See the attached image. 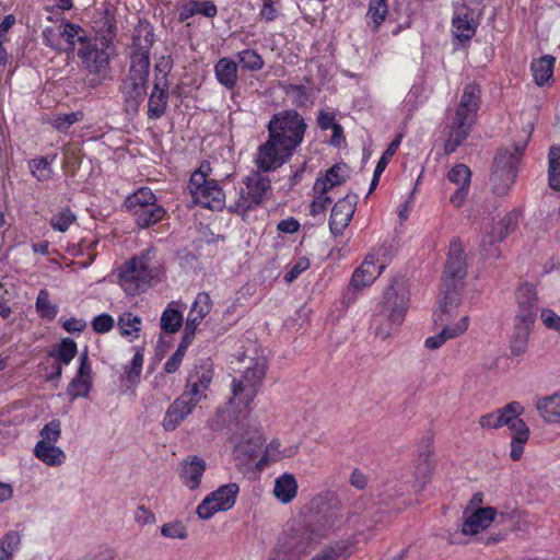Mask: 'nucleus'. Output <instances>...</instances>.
Wrapping results in <instances>:
<instances>
[{"label": "nucleus", "instance_id": "f257e3e1", "mask_svg": "<svg viewBox=\"0 0 560 560\" xmlns=\"http://www.w3.org/2000/svg\"><path fill=\"white\" fill-rule=\"evenodd\" d=\"M345 521V513L335 502L322 506L307 520L285 532L275 548L277 560H300L316 548Z\"/></svg>", "mask_w": 560, "mask_h": 560}, {"label": "nucleus", "instance_id": "f03ea898", "mask_svg": "<svg viewBox=\"0 0 560 560\" xmlns=\"http://www.w3.org/2000/svg\"><path fill=\"white\" fill-rule=\"evenodd\" d=\"M345 521V513L335 502L322 506L307 520L285 532L275 548L277 560H300L316 548Z\"/></svg>", "mask_w": 560, "mask_h": 560}, {"label": "nucleus", "instance_id": "7ed1b4c3", "mask_svg": "<svg viewBox=\"0 0 560 560\" xmlns=\"http://www.w3.org/2000/svg\"><path fill=\"white\" fill-rule=\"evenodd\" d=\"M306 125L295 110H287L272 117L268 124L269 137L257 149L254 162L260 172H272L292 156L302 142Z\"/></svg>", "mask_w": 560, "mask_h": 560}, {"label": "nucleus", "instance_id": "20e7f679", "mask_svg": "<svg viewBox=\"0 0 560 560\" xmlns=\"http://www.w3.org/2000/svg\"><path fill=\"white\" fill-rule=\"evenodd\" d=\"M153 28L140 22L132 36L130 66L120 86L128 113H137L147 96L150 72V50L153 46Z\"/></svg>", "mask_w": 560, "mask_h": 560}, {"label": "nucleus", "instance_id": "39448f33", "mask_svg": "<svg viewBox=\"0 0 560 560\" xmlns=\"http://www.w3.org/2000/svg\"><path fill=\"white\" fill-rule=\"evenodd\" d=\"M409 292L405 282L394 280L385 290L383 308L375 316V332L383 340L392 337L402 324L408 307Z\"/></svg>", "mask_w": 560, "mask_h": 560}, {"label": "nucleus", "instance_id": "423d86ee", "mask_svg": "<svg viewBox=\"0 0 560 560\" xmlns=\"http://www.w3.org/2000/svg\"><path fill=\"white\" fill-rule=\"evenodd\" d=\"M525 144H517L513 149H501L495 155L490 182L492 191L497 196L506 195L514 184Z\"/></svg>", "mask_w": 560, "mask_h": 560}, {"label": "nucleus", "instance_id": "0eeeda50", "mask_svg": "<svg viewBox=\"0 0 560 560\" xmlns=\"http://www.w3.org/2000/svg\"><path fill=\"white\" fill-rule=\"evenodd\" d=\"M156 275L148 255L133 257L119 270L118 280L122 290L129 295L145 291L155 281Z\"/></svg>", "mask_w": 560, "mask_h": 560}, {"label": "nucleus", "instance_id": "6e6552de", "mask_svg": "<svg viewBox=\"0 0 560 560\" xmlns=\"http://www.w3.org/2000/svg\"><path fill=\"white\" fill-rule=\"evenodd\" d=\"M244 184L245 188L241 190L240 198L231 206L233 212L242 215L260 206L271 191L269 177L261 175L259 172H253L248 175Z\"/></svg>", "mask_w": 560, "mask_h": 560}, {"label": "nucleus", "instance_id": "1a4fd4ad", "mask_svg": "<svg viewBox=\"0 0 560 560\" xmlns=\"http://www.w3.org/2000/svg\"><path fill=\"white\" fill-rule=\"evenodd\" d=\"M188 189L194 201L205 208L219 210L224 205V194L218 183L207 179L206 174L196 171L191 174Z\"/></svg>", "mask_w": 560, "mask_h": 560}, {"label": "nucleus", "instance_id": "9d476101", "mask_svg": "<svg viewBox=\"0 0 560 560\" xmlns=\"http://www.w3.org/2000/svg\"><path fill=\"white\" fill-rule=\"evenodd\" d=\"M240 491L237 483L231 482L219 487L209 493L197 506V514L201 520H209L215 513L232 509Z\"/></svg>", "mask_w": 560, "mask_h": 560}, {"label": "nucleus", "instance_id": "9b49d317", "mask_svg": "<svg viewBox=\"0 0 560 560\" xmlns=\"http://www.w3.org/2000/svg\"><path fill=\"white\" fill-rule=\"evenodd\" d=\"M480 103V89L478 85L470 83L464 88L463 95L455 108V115L452 119L453 125L457 128H466L471 130L477 119V113Z\"/></svg>", "mask_w": 560, "mask_h": 560}, {"label": "nucleus", "instance_id": "f8f14e48", "mask_svg": "<svg viewBox=\"0 0 560 560\" xmlns=\"http://www.w3.org/2000/svg\"><path fill=\"white\" fill-rule=\"evenodd\" d=\"M78 56L82 60L84 69L96 77L93 81L101 83L108 72L109 56L105 49L98 48L97 45L89 37L85 43L78 48Z\"/></svg>", "mask_w": 560, "mask_h": 560}, {"label": "nucleus", "instance_id": "ddd939ff", "mask_svg": "<svg viewBox=\"0 0 560 560\" xmlns=\"http://www.w3.org/2000/svg\"><path fill=\"white\" fill-rule=\"evenodd\" d=\"M243 363L244 371L238 378L246 381V388H243L242 392L245 393L247 397H256L266 376L268 368L267 359L264 355L255 358L245 357Z\"/></svg>", "mask_w": 560, "mask_h": 560}, {"label": "nucleus", "instance_id": "4468645a", "mask_svg": "<svg viewBox=\"0 0 560 560\" xmlns=\"http://www.w3.org/2000/svg\"><path fill=\"white\" fill-rule=\"evenodd\" d=\"M515 299L517 304L516 320L520 323L534 324L537 317V290L532 283L524 282L516 289Z\"/></svg>", "mask_w": 560, "mask_h": 560}, {"label": "nucleus", "instance_id": "2eb2a0df", "mask_svg": "<svg viewBox=\"0 0 560 560\" xmlns=\"http://www.w3.org/2000/svg\"><path fill=\"white\" fill-rule=\"evenodd\" d=\"M206 468V460L201 457L196 455L187 456L178 465V476L182 483L189 490L198 489Z\"/></svg>", "mask_w": 560, "mask_h": 560}, {"label": "nucleus", "instance_id": "dca6fc26", "mask_svg": "<svg viewBox=\"0 0 560 560\" xmlns=\"http://www.w3.org/2000/svg\"><path fill=\"white\" fill-rule=\"evenodd\" d=\"M466 276V260L464 249L458 241H453L450 245V252L445 270L443 275V283H457Z\"/></svg>", "mask_w": 560, "mask_h": 560}, {"label": "nucleus", "instance_id": "f3484780", "mask_svg": "<svg viewBox=\"0 0 560 560\" xmlns=\"http://www.w3.org/2000/svg\"><path fill=\"white\" fill-rule=\"evenodd\" d=\"M91 372V365L88 361V353L85 351L80 357V366L77 375L70 382L66 390L71 401L79 397H86L89 395L92 387Z\"/></svg>", "mask_w": 560, "mask_h": 560}, {"label": "nucleus", "instance_id": "a211bd4d", "mask_svg": "<svg viewBox=\"0 0 560 560\" xmlns=\"http://www.w3.org/2000/svg\"><path fill=\"white\" fill-rule=\"evenodd\" d=\"M194 401L188 399V394H182L167 408L162 427L165 431H174L194 410Z\"/></svg>", "mask_w": 560, "mask_h": 560}, {"label": "nucleus", "instance_id": "6ab92c4d", "mask_svg": "<svg viewBox=\"0 0 560 560\" xmlns=\"http://www.w3.org/2000/svg\"><path fill=\"white\" fill-rule=\"evenodd\" d=\"M355 196H346L338 200L332 207L329 228L334 235L342 233L351 221L354 213Z\"/></svg>", "mask_w": 560, "mask_h": 560}, {"label": "nucleus", "instance_id": "aec40b11", "mask_svg": "<svg viewBox=\"0 0 560 560\" xmlns=\"http://www.w3.org/2000/svg\"><path fill=\"white\" fill-rule=\"evenodd\" d=\"M465 522L462 526L464 535H477L488 528L497 516V510L492 506L479 508L470 513L464 512Z\"/></svg>", "mask_w": 560, "mask_h": 560}, {"label": "nucleus", "instance_id": "412c9836", "mask_svg": "<svg viewBox=\"0 0 560 560\" xmlns=\"http://www.w3.org/2000/svg\"><path fill=\"white\" fill-rule=\"evenodd\" d=\"M453 33L459 40L470 39L477 28V15L475 11L466 5L456 9L453 20Z\"/></svg>", "mask_w": 560, "mask_h": 560}, {"label": "nucleus", "instance_id": "4be33fe9", "mask_svg": "<svg viewBox=\"0 0 560 560\" xmlns=\"http://www.w3.org/2000/svg\"><path fill=\"white\" fill-rule=\"evenodd\" d=\"M232 442L236 457L243 460L255 458L262 446V438L257 431L236 433L232 436Z\"/></svg>", "mask_w": 560, "mask_h": 560}, {"label": "nucleus", "instance_id": "5701e85b", "mask_svg": "<svg viewBox=\"0 0 560 560\" xmlns=\"http://www.w3.org/2000/svg\"><path fill=\"white\" fill-rule=\"evenodd\" d=\"M447 178L451 183L458 186L455 192L451 196V203L459 208L463 206L470 185L471 172L470 168L465 164H456L447 173Z\"/></svg>", "mask_w": 560, "mask_h": 560}, {"label": "nucleus", "instance_id": "b1692460", "mask_svg": "<svg viewBox=\"0 0 560 560\" xmlns=\"http://www.w3.org/2000/svg\"><path fill=\"white\" fill-rule=\"evenodd\" d=\"M383 264L377 265V254L370 253L362 265L354 271L351 278V285L361 289L374 282L382 273Z\"/></svg>", "mask_w": 560, "mask_h": 560}, {"label": "nucleus", "instance_id": "393cba45", "mask_svg": "<svg viewBox=\"0 0 560 560\" xmlns=\"http://www.w3.org/2000/svg\"><path fill=\"white\" fill-rule=\"evenodd\" d=\"M523 411L524 407L520 402L512 401L492 413L482 416L479 420V424L483 429H499L506 425L511 417L520 416Z\"/></svg>", "mask_w": 560, "mask_h": 560}, {"label": "nucleus", "instance_id": "a878e982", "mask_svg": "<svg viewBox=\"0 0 560 560\" xmlns=\"http://www.w3.org/2000/svg\"><path fill=\"white\" fill-rule=\"evenodd\" d=\"M444 292L440 299L439 311L434 313V323L443 324L446 322V316H453L454 311L460 303L459 289L457 283H443Z\"/></svg>", "mask_w": 560, "mask_h": 560}, {"label": "nucleus", "instance_id": "bb28decb", "mask_svg": "<svg viewBox=\"0 0 560 560\" xmlns=\"http://www.w3.org/2000/svg\"><path fill=\"white\" fill-rule=\"evenodd\" d=\"M58 34L60 40L63 39L66 47L62 46L61 51H74V46L78 43L80 47L89 38L86 32L78 24H73L67 21L58 23Z\"/></svg>", "mask_w": 560, "mask_h": 560}, {"label": "nucleus", "instance_id": "cd10ccee", "mask_svg": "<svg viewBox=\"0 0 560 560\" xmlns=\"http://www.w3.org/2000/svg\"><path fill=\"white\" fill-rule=\"evenodd\" d=\"M167 100V86L166 84L162 86L160 80L156 78L148 104V116L150 119H159L165 113Z\"/></svg>", "mask_w": 560, "mask_h": 560}, {"label": "nucleus", "instance_id": "c85d7f7f", "mask_svg": "<svg viewBox=\"0 0 560 560\" xmlns=\"http://www.w3.org/2000/svg\"><path fill=\"white\" fill-rule=\"evenodd\" d=\"M354 549L355 546L352 540H339L322 549L311 560H347Z\"/></svg>", "mask_w": 560, "mask_h": 560}, {"label": "nucleus", "instance_id": "c756f323", "mask_svg": "<svg viewBox=\"0 0 560 560\" xmlns=\"http://www.w3.org/2000/svg\"><path fill=\"white\" fill-rule=\"evenodd\" d=\"M298 494V481L294 475L284 472L275 480L273 495L281 503L287 504Z\"/></svg>", "mask_w": 560, "mask_h": 560}, {"label": "nucleus", "instance_id": "7c9ffc66", "mask_svg": "<svg viewBox=\"0 0 560 560\" xmlns=\"http://www.w3.org/2000/svg\"><path fill=\"white\" fill-rule=\"evenodd\" d=\"M237 62L223 57L214 66V74L220 84L232 90L237 83Z\"/></svg>", "mask_w": 560, "mask_h": 560}, {"label": "nucleus", "instance_id": "2f4dec72", "mask_svg": "<svg viewBox=\"0 0 560 560\" xmlns=\"http://www.w3.org/2000/svg\"><path fill=\"white\" fill-rule=\"evenodd\" d=\"M348 177V167L346 164H335L314 184V191L327 192L332 187L342 184Z\"/></svg>", "mask_w": 560, "mask_h": 560}, {"label": "nucleus", "instance_id": "473e14b6", "mask_svg": "<svg viewBox=\"0 0 560 560\" xmlns=\"http://www.w3.org/2000/svg\"><path fill=\"white\" fill-rule=\"evenodd\" d=\"M34 455L48 466H60L66 460L65 452L55 444H45L37 442L34 448Z\"/></svg>", "mask_w": 560, "mask_h": 560}, {"label": "nucleus", "instance_id": "72a5a7b5", "mask_svg": "<svg viewBox=\"0 0 560 560\" xmlns=\"http://www.w3.org/2000/svg\"><path fill=\"white\" fill-rule=\"evenodd\" d=\"M165 213L164 208L158 203L135 209L132 212L138 226L142 229L156 224L164 218Z\"/></svg>", "mask_w": 560, "mask_h": 560}, {"label": "nucleus", "instance_id": "f704fd0d", "mask_svg": "<svg viewBox=\"0 0 560 560\" xmlns=\"http://www.w3.org/2000/svg\"><path fill=\"white\" fill-rule=\"evenodd\" d=\"M555 60V57L545 55L532 62L530 69L537 85H544L551 79Z\"/></svg>", "mask_w": 560, "mask_h": 560}, {"label": "nucleus", "instance_id": "c9c22d12", "mask_svg": "<svg viewBox=\"0 0 560 560\" xmlns=\"http://www.w3.org/2000/svg\"><path fill=\"white\" fill-rule=\"evenodd\" d=\"M217 7L211 1L198 2L191 0L180 8L179 21H185L195 14H202L207 18H213L217 15Z\"/></svg>", "mask_w": 560, "mask_h": 560}, {"label": "nucleus", "instance_id": "e433bc0d", "mask_svg": "<svg viewBox=\"0 0 560 560\" xmlns=\"http://www.w3.org/2000/svg\"><path fill=\"white\" fill-rule=\"evenodd\" d=\"M536 408L545 421H560V395H552L539 399L536 402Z\"/></svg>", "mask_w": 560, "mask_h": 560}, {"label": "nucleus", "instance_id": "4c0bfd02", "mask_svg": "<svg viewBox=\"0 0 560 560\" xmlns=\"http://www.w3.org/2000/svg\"><path fill=\"white\" fill-rule=\"evenodd\" d=\"M434 469V459L433 454L430 450H427L419 454L417 464H416V470H415V477L417 482L423 487L432 477Z\"/></svg>", "mask_w": 560, "mask_h": 560}, {"label": "nucleus", "instance_id": "58836bf2", "mask_svg": "<svg viewBox=\"0 0 560 560\" xmlns=\"http://www.w3.org/2000/svg\"><path fill=\"white\" fill-rule=\"evenodd\" d=\"M387 14L388 7L386 0H370L366 12L368 26L373 32H376L380 25L385 21Z\"/></svg>", "mask_w": 560, "mask_h": 560}, {"label": "nucleus", "instance_id": "ea45409f", "mask_svg": "<svg viewBox=\"0 0 560 560\" xmlns=\"http://www.w3.org/2000/svg\"><path fill=\"white\" fill-rule=\"evenodd\" d=\"M183 325L182 313L174 307V302L168 304L161 316V329L166 334H174Z\"/></svg>", "mask_w": 560, "mask_h": 560}, {"label": "nucleus", "instance_id": "a19ab883", "mask_svg": "<svg viewBox=\"0 0 560 560\" xmlns=\"http://www.w3.org/2000/svg\"><path fill=\"white\" fill-rule=\"evenodd\" d=\"M156 203L155 195L150 188L143 187L126 199V207L133 212L135 209Z\"/></svg>", "mask_w": 560, "mask_h": 560}, {"label": "nucleus", "instance_id": "79ce46f5", "mask_svg": "<svg viewBox=\"0 0 560 560\" xmlns=\"http://www.w3.org/2000/svg\"><path fill=\"white\" fill-rule=\"evenodd\" d=\"M534 324L520 323L515 325V332L512 339V353L520 355L525 351L527 340Z\"/></svg>", "mask_w": 560, "mask_h": 560}, {"label": "nucleus", "instance_id": "37998d69", "mask_svg": "<svg viewBox=\"0 0 560 560\" xmlns=\"http://www.w3.org/2000/svg\"><path fill=\"white\" fill-rule=\"evenodd\" d=\"M118 326L122 336L139 337L141 318L132 313H124L119 316Z\"/></svg>", "mask_w": 560, "mask_h": 560}, {"label": "nucleus", "instance_id": "c03bdc74", "mask_svg": "<svg viewBox=\"0 0 560 560\" xmlns=\"http://www.w3.org/2000/svg\"><path fill=\"white\" fill-rule=\"evenodd\" d=\"M446 322L443 324H439L442 326V329L440 334L443 336L445 341L456 338L464 334L466 329L468 328L469 324V317L463 316L457 323L451 324L450 320L453 318V316H446Z\"/></svg>", "mask_w": 560, "mask_h": 560}, {"label": "nucleus", "instance_id": "a18cd8bd", "mask_svg": "<svg viewBox=\"0 0 560 560\" xmlns=\"http://www.w3.org/2000/svg\"><path fill=\"white\" fill-rule=\"evenodd\" d=\"M237 60L244 70L259 71L264 68L262 57L254 49H245L237 54Z\"/></svg>", "mask_w": 560, "mask_h": 560}, {"label": "nucleus", "instance_id": "49530a36", "mask_svg": "<svg viewBox=\"0 0 560 560\" xmlns=\"http://www.w3.org/2000/svg\"><path fill=\"white\" fill-rule=\"evenodd\" d=\"M549 186L560 190V147H552L549 151Z\"/></svg>", "mask_w": 560, "mask_h": 560}, {"label": "nucleus", "instance_id": "de8ad7c7", "mask_svg": "<svg viewBox=\"0 0 560 560\" xmlns=\"http://www.w3.org/2000/svg\"><path fill=\"white\" fill-rule=\"evenodd\" d=\"M471 130L466 128H457L456 125L451 124L448 138L444 144L445 154L453 153L469 136Z\"/></svg>", "mask_w": 560, "mask_h": 560}, {"label": "nucleus", "instance_id": "09e8293b", "mask_svg": "<svg viewBox=\"0 0 560 560\" xmlns=\"http://www.w3.org/2000/svg\"><path fill=\"white\" fill-rule=\"evenodd\" d=\"M502 240L498 238V232L492 228L489 230L488 228H485L481 241H480V247L483 252V254L489 258H498L500 256V252L498 247L495 246L498 242H501Z\"/></svg>", "mask_w": 560, "mask_h": 560}, {"label": "nucleus", "instance_id": "8fccbe9b", "mask_svg": "<svg viewBox=\"0 0 560 560\" xmlns=\"http://www.w3.org/2000/svg\"><path fill=\"white\" fill-rule=\"evenodd\" d=\"M40 440L45 444H56L61 436V422L58 419H54L46 423L39 431Z\"/></svg>", "mask_w": 560, "mask_h": 560}, {"label": "nucleus", "instance_id": "3c124183", "mask_svg": "<svg viewBox=\"0 0 560 560\" xmlns=\"http://www.w3.org/2000/svg\"><path fill=\"white\" fill-rule=\"evenodd\" d=\"M49 164L47 158L34 159L30 162V170L37 180H47L52 175Z\"/></svg>", "mask_w": 560, "mask_h": 560}, {"label": "nucleus", "instance_id": "603ef678", "mask_svg": "<svg viewBox=\"0 0 560 560\" xmlns=\"http://www.w3.org/2000/svg\"><path fill=\"white\" fill-rule=\"evenodd\" d=\"M21 542V537L18 532L11 530L0 541V557H7L8 560H11V556L18 549Z\"/></svg>", "mask_w": 560, "mask_h": 560}, {"label": "nucleus", "instance_id": "864d4df0", "mask_svg": "<svg viewBox=\"0 0 560 560\" xmlns=\"http://www.w3.org/2000/svg\"><path fill=\"white\" fill-rule=\"evenodd\" d=\"M210 312V296L208 293H199L191 306L189 316H195L199 322Z\"/></svg>", "mask_w": 560, "mask_h": 560}, {"label": "nucleus", "instance_id": "5fc2aeb1", "mask_svg": "<svg viewBox=\"0 0 560 560\" xmlns=\"http://www.w3.org/2000/svg\"><path fill=\"white\" fill-rule=\"evenodd\" d=\"M77 343L69 338L62 339L59 345L57 363L69 364L77 354Z\"/></svg>", "mask_w": 560, "mask_h": 560}, {"label": "nucleus", "instance_id": "6e6d98bb", "mask_svg": "<svg viewBox=\"0 0 560 560\" xmlns=\"http://www.w3.org/2000/svg\"><path fill=\"white\" fill-rule=\"evenodd\" d=\"M36 308L40 316L50 319L54 318L57 314V306L51 304L49 301V294L46 290H40L36 300Z\"/></svg>", "mask_w": 560, "mask_h": 560}, {"label": "nucleus", "instance_id": "4d7b16f0", "mask_svg": "<svg viewBox=\"0 0 560 560\" xmlns=\"http://www.w3.org/2000/svg\"><path fill=\"white\" fill-rule=\"evenodd\" d=\"M74 221L75 215L69 209H62L50 219V224L54 230L66 232Z\"/></svg>", "mask_w": 560, "mask_h": 560}, {"label": "nucleus", "instance_id": "13d9d810", "mask_svg": "<svg viewBox=\"0 0 560 560\" xmlns=\"http://www.w3.org/2000/svg\"><path fill=\"white\" fill-rule=\"evenodd\" d=\"M517 224V214L516 213H508L498 223L493 226V229L498 232V238L504 240L516 226Z\"/></svg>", "mask_w": 560, "mask_h": 560}, {"label": "nucleus", "instance_id": "bf43d9fd", "mask_svg": "<svg viewBox=\"0 0 560 560\" xmlns=\"http://www.w3.org/2000/svg\"><path fill=\"white\" fill-rule=\"evenodd\" d=\"M506 425L513 432L512 439H517L521 442H527L529 438V429L527 424L522 419L518 418V416L511 417Z\"/></svg>", "mask_w": 560, "mask_h": 560}, {"label": "nucleus", "instance_id": "052dcab7", "mask_svg": "<svg viewBox=\"0 0 560 560\" xmlns=\"http://www.w3.org/2000/svg\"><path fill=\"white\" fill-rule=\"evenodd\" d=\"M161 534L171 539H185L188 535L184 524L178 521L164 524Z\"/></svg>", "mask_w": 560, "mask_h": 560}, {"label": "nucleus", "instance_id": "680f3d73", "mask_svg": "<svg viewBox=\"0 0 560 560\" xmlns=\"http://www.w3.org/2000/svg\"><path fill=\"white\" fill-rule=\"evenodd\" d=\"M243 388H246V381L234 377L231 384L232 400H237L238 404L248 406L253 402L255 397H247L246 394L242 392Z\"/></svg>", "mask_w": 560, "mask_h": 560}, {"label": "nucleus", "instance_id": "e2e57ef3", "mask_svg": "<svg viewBox=\"0 0 560 560\" xmlns=\"http://www.w3.org/2000/svg\"><path fill=\"white\" fill-rule=\"evenodd\" d=\"M82 113H68V114H60L54 119V127L59 131H67L70 126H72L74 122L82 119Z\"/></svg>", "mask_w": 560, "mask_h": 560}, {"label": "nucleus", "instance_id": "0e129e2a", "mask_svg": "<svg viewBox=\"0 0 560 560\" xmlns=\"http://www.w3.org/2000/svg\"><path fill=\"white\" fill-rule=\"evenodd\" d=\"M400 140H401V136H398L394 141H392V143L388 145L386 151L381 156V159L377 162V165L375 167L377 175H382V173L385 171L390 159L393 158V155L396 153L397 149L399 148Z\"/></svg>", "mask_w": 560, "mask_h": 560}, {"label": "nucleus", "instance_id": "69168bd1", "mask_svg": "<svg viewBox=\"0 0 560 560\" xmlns=\"http://www.w3.org/2000/svg\"><path fill=\"white\" fill-rule=\"evenodd\" d=\"M142 364H143V353L140 350H138L132 358V361H131V364H130L128 371L126 372L127 380L130 383L136 384L138 382V378L142 371Z\"/></svg>", "mask_w": 560, "mask_h": 560}, {"label": "nucleus", "instance_id": "338daca9", "mask_svg": "<svg viewBox=\"0 0 560 560\" xmlns=\"http://www.w3.org/2000/svg\"><path fill=\"white\" fill-rule=\"evenodd\" d=\"M43 36L47 46L58 51L62 50V43L60 42L58 34V24L55 26L46 27L43 32Z\"/></svg>", "mask_w": 560, "mask_h": 560}, {"label": "nucleus", "instance_id": "774afa93", "mask_svg": "<svg viewBox=\"0 0 560 560\" xmlns=\"http://www.w3.org/2000/svg\"><path fill=\"white\" fill-rule=\"evenodd\" d=\"M186 352V345L180 343L174 354L166 361L164 365V371L166 373H174L178 370L183 358Z\"/></svg>", "mask_w": 560, "mask_h": 560}]
</instances>
